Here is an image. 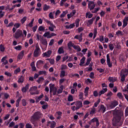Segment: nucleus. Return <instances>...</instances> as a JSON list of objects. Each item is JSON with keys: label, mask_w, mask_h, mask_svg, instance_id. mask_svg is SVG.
I'll return each mask as SVG.
<instances>
[{"label": "nucleus", "mask_w": 128, "mask_h": 128, "mask_svg": "<svg viewBox=\"0 0 128 128\" xmlns=\"http://www.w3.org/2000/svg\"><path fill=\"white\" fill-rule=\"evenodd\" d=\"M117 109H119V108H115L116 110L113 113V115L114 116L113 120H112L113 128H119V127L122 125L124 122V111L122 110Z\"/></svg>", "instance_id": "f257e3e1"}, {"label": "nucleus", "mask_w": 128, "mask_h": 128, "mask_svg": "<svg viewBox=\"0 0 128 128\" xmlns=\"http://www.w3.org/2000/svg\"><path fill=\"white\" fill-rule=\"evenodd\" d=\"M42 114L40 112H36L34 115H32L31 117L30 122L32 124H35L36 122L40 118V116Z\"/></svg>", "instance_id": "f03ea898"}, {"label": "nucleus", "mask_w": 128, "mask_h": 128, "mask_svg": "<svg viewBox=\"0 0 128 128\" xmlns=\"http://www.w3.org/2000/svg\"><path fill=\"white\" fill-rule=\"evenodd\" d=\"M128 76V69L124 68L121 70L120 72V77L121 78V82H124L126 76Z\"/></svg>", "instance_id": "7ed1b4c3"}, {"label": "nucleus", "mask_w": 128, "mask_h": 128, "mask_svg": "<svg viewBox=\"0 0 128 128\" xmlns=\"http://www.w3.org/2000/svg\"><path fill=\"white\" fill-rule=\"evenodd\" d=\"M118 105V102L116 100H114L111 102V103L108 105V108L109 109L112 110L114 109L116 106Z\"/></svg>", "instance_id": "20e7f679"}, {"label": "nucleus", "mask_w": 128, "mask_h": 128, "mask_svg": "<svg viewBox=\"0 0 128 128\" xmlns=\"http://www.w3.org/2000/svg\"><path fill=\"white\" fill-rule=\"evenodd\" d=\"M80 22V18H78L75 21V23H73L72 24H70V26H66V28L68 29L72 28L75 26V24H76V27L78 28L79 26Z\"/></svg>", "instance_id": "39448f33"}, {"label": "nucleus", "mask_w": 128, "mask_h": 128, "mask_svg": "<svg viewBox=\"0 0 128 128\" xmlns=\"http://www.w3.org/2000/svg\"><path fill=\"white\" fill-rule=\"evenodd\" d=\"M86 2H88V7L90 10L96 7V4L94 1H90L89 0H87Z\"/></svg>", "instance_id": "423d86ee"}, {"label": "nucleus", "mask_w": 128, "mask_h": 128, "mask_svg": "<svg viewBox=\"0 0 128 128\" xmlns=\"http://www.w3.org/2000/svg\"><path fill=\"white\" fill-rule=\"evenodd\" d=\"M21 36H22V30H18L14 34V37L18 39Z\"/></svg>", "instance_id": "0eeeda50"}, {"label": "nucleus", "mask_w": 128, "mask_h": 128, "mask_svg": "<svg viewBox=\"0 0 128 128\" xmlns=\"http://www.w3.org/2000/svg\"><path fill=\"white\" fill-rule=\"evenodd\" d=\"M106 111V108L105 107L104 105V104H101L98 110V112H101L102 114H104V112Z\"/></svg>", "instance_id": "6e6552de"}, {"label": "nucleus", "mask_w": 128, "mask_h": 128, "mask_svg": "<svg viewBox=\"0 0 128 128\" xmlns=\"http://www.w3.org/2000/svg\"><path fill=\"white\" fill-rule=\"evenodd\" d=\"M50 124V128H54L56 125V122H54V121H52V122L48 121L47 125H46L47 126H49Z\"/></svg>", "instance_id": "1a4fd4ad"}, {"label": "nucleus", "mask_w": 128, "mask_h": 128, "mask_svg": "<svg viewBox=\"0 0 128 128\" xmlns=\"http://www.w3.org/2000/svg\"><path fill=\"white\" fill-rule=\"evenodd\" d=\"M40 104L41 105H42V108L43 110H45L48 108V104L46 102L40 101Z\"/></svg>", "instance_id": "9d476101"}, {"label": "nucleus", "mask_w": 128, "mask_h": 128, "mask_svg": "<svg viewBox=\"0 0 128 128\" xmlns=\"http://www.w3.org/2000/svg\"><path fill=\"white\" fill-rule=\"evenodd\" d=\"M41 54L40 50H35L34 52V58H38Z\"/></svg>", "instance_id": "9b49d317"}, {"label": "nucleus", "mask_w": 128, "mask_h": 128, "mask_svg": "<svg viewBox=\"0 0 128 128\" xmlns=\"http://www.w3.org/2000/svg\"><path fill=\"white\" fill-rule=\"evenodd\" d=\"M92 123L96 122V126L98 128L100 126V122L98 119L97 118H94L91 120Z\"/></svg>", "instance_id": "f8f14e48"}, {"label": "nucleus", "mask_w": 128, "mask_h": 128, "mask_svg": "<svg viewBox=\"0 0 128 128\" xmlns=\"http://www.w3.org/2000/svg\"><path fill=\"white\" fill-rule=\"evenodd\" d=\"M106 58H107L108 65V66L109 68H112V62H110V54H107Z\"/></svg>", "instance_id": "ddd939ff"}, {"label": "nucleus", "mask_w": 128, "mask_h": 128, "mask_svg": "<svg viewBox=\"0 0 128 128\" xmlns=\"http://www.w3.org/2000/svg\"><path fill=\"white\" fill-rule=\"evenodd\" d=\"M52 52L50 50H48L47 52L43 54V58H50V54H52Z\"/></svg>", "instance_id": "4468645a"}, {"label": "nucleus", "mask_w": 128, "mask_h": 128, "mask_svg": "<svg viewBox=\"0 0 128 128\" xmlns=\"http://www.w3.org/2000/svg\"><path fill=\"white\" fill-rule=\"evenodd\" d=\"M96 110L94 107V106H92V108H91V110L90 112V113L89 114V115H90L92 116H93L96 114Z\"/></svg>", "instance_id": "2eb2a0df"}, {"label": "nucleus", "mask_w": 128, "mask_h": 128, "mask_svg": "<svg viewBox=\"0 0 128 128\" xmlns=\"http://www.w3.org/2000/svg\"><path fill=\"white\" fill-rule=\"evenodd\" d=\"M96 20V17L92 18L90 20H88L87 22V25L88 26H90L92 24H93L94 21Z\"/></svg>", "instance_id": "dca6fc26"}, {"label": "nucleus", "mask_w": 128, "mask_h": 128, "mask_svg": "<svg viewBox=\"0 0 128 128\" xmlns=\"http://www.w3.org/2000/svg\"><path fill=\"white\" fill-rule=\"evenodd\" d=\"M24 50H22L18 55V60H22L24 56Z\"/></svg>", "instance_id": "f3484780"}, {"label": "nucleus", "mask_w": 128, "mask_h": 128, "mask_svg": "<svg viewBox=\"0 0 128 128\" xmlns=\"http://www.w3.org/2000/svg\"><path fill=\"white\" fill-rule=\"evenodd\" d=\"M108 91V88H103L102 90H100L98 92V96H100L102 94H104L106 92Z\"/></svg>", "instance_id": "a211bd4d"}, {"label": "nucleus", "mask_w": 128, "mask_h": 128, "mask_svg": "<svg viewBox=\"0 0 128 128\" xmlns=\"http://www.w3.org/2000/svg\"><path fill=\"white\" fill-rule=\"evenodd\" d=\"M44 96V94H42L41 95H40L38 97H36L35 100H36V102L37 104L38 103L40 100L41 99H42L43 98V97Z\"/></svg>", "instance_id": "6ab92c4d"}, {"label": "nucleus", "mask_w": 128, "mask_h": 128, "mask_svg": "<svg viewBox=\"0 0 128 128\" xmlns=\"http://www.w3.org/2000/svg\"><path fill=\"white\" fill-rule=\"evenodd\" d=\"M49 86H50V95L52 92V90H54V88H56L54 87V84H50Z\"/></svg>", "instance_id": "aec40b11"}, {"label": "nucleus", "mask_w": 128, "mask_h": 128, "mask_svg": "<svg viewBox=\"0 0 128 128\" xmlns=\"http://www.w3.org/2000/svg\"><path fill=\"white\" fill-rule=\"evenodd\" d=\"M108 80L110 82L114 83L116 81V79L114 78V77H109V78L108 79Z\"/></svg>", "instance_id": "412c9836"}, {"label": "nucleus", "mask_w": 128, "mask_h": 128, "mask_svg": "<svg viewBox=\"0 0 128 128\" xmlns=\"http://www.w3.org/2000/svg\"><path fill=\"white\" fill-rule=\"evenodd\" d=\"M58 52L60 54H64V47L63 46H61V47L59 48L58 50Z\"/></svg>", "instance_id": "4be33fe9"}, {"label": "nucleus", "mask_w": 128, "mask_h": 128, "mask_svg": "<svg viewBox=\"0 0 128 128\" xmlns=\"http://www.w3.org/2000/svg\"><path fill=\"white\" fill-rule=\"evenodd\" d=\"M44 80V76H40L38 78V80H36L37 82L40 84L42 83L43 81Z\"/></svg>", "instance_id": "5701e85b"}, {"label": "nucleus", "mask_w": 128, "mask_h": 128, "mask_svg": "<svg viewBox=\"0 0 128 128\" xmlns=\"http://www.w3.org/2000/svg\"><path fill=\"white\" fill-rule=\"evenodd\" d=\"M76 106H77L79 108L82 107V102L80 100H78L76 102Z\"/></svg>", "instance_id": "b1692460"}, {"label": "nucleus", "mask_w": 128, "mask_h": 128, "mask_svg": "<svg viewBox=\"0 0 128 128\" xmlns=\"http://www.w3.org/2000/svg\"><path fill=\"white\" fill-rule=\"evenodd\" d=\"M117 97H118V98L121 100L124 99V96L121 92H118L117 94Z\"/></svg>", "instance_id": "393cba45"}, {"label": "nucleus", "mask_w": 128, "mask_h": 128, "mask_svg": "<svg viewBox=\"0 0 128 128\" xmlns=\"http://www.w3.org/2000/svg\"><path fill=\"white\" fill-rule=\"evenodd\" d=\"M50 33L49 32H46L44 33V37H46L48 38H51V36H50Z\"/></svg>", "instance_id": "a878e982"}, {"label": "nucleus", "mask_w": 128, "mask_h": 128, "mask_svg": "<svg viewBox=\"0 0 128 128\" xmlns=\"http://www.w3.org/2000/svg\"><path fill=\"white\" fill-rule=\"evenodd\" d=\"M128 25V21L126 20L124 18L123 19V26H122V28H125Z\"/></svg>", "instance_id": "bb28decb"}, {"label": "nucleus", "mask_w": 128, "mask_h": 128, "mask_svg": "<svg viewBox=\"0 0 128 128\" xmlns=\"http://www.w3.org/2000/svg\"><path fill=\"white\" fill-rule=\"evenodd\" d=\"M42 44L43 46H48V41L46 39H43L42 40Z\"/></svg>", "instance_id": "cd10ccee"}, {"label": "nucleus", "mask_w": 128, "mask_h": 128, "mask_svg": "<svg viewBox=\"0 0 128 128\" xmlns=\"http://www.w3.org/2000/svg\"><path fill=\"white\" fill-rule=\"evenodd\" d=\"M39 76L45 75L46 76V72L45 70H40L38 72Z\"/></svg>", "instance_id": "c85d7f7f"}, {"label": "nucleus", "mask_w": 128, "mask_h": 128, "mask_svg": "<svg viewBox=\"0 0 128 128\" xmlns=\"http://www.w3.org/2000/svg\"><path fill=\"white\" fill-rule=\"evenodd\" d=\"M18 83H23L24 82V77L22 76H21L20 78L18 80Z\"/></svg>", "instance_id": "c756f323"}, {"label": "nucleus", "mask_w": 128, "mask_h": 128, "mask_svg": "<svg viewBox=\"0 0 128 128\" xmlns=\"http://www.w3.org/2000/svg\"><path fill=\"white\" fill-rule=\"evenodd\" d=\"M50 8L49 6H48L46 4H45L44 6L43 10L44 11H47Z\"/></svg>", "instance_id": "7c9ffc66"}, {"label": "nucleus", "mask_w": 128, "mask_h": 128, "mask_svg": "<svg viewBox=\"0 0 128 128\" xmlns=\"http://www.w3.org/2000/svg\"><path fill=\"white\" fill-rule=\"evenodd\" d=\"M108 47L110 50H113L114 48V44H112V42L109 43Z\"/></svg>", "instance_id": "2f4dec72"}, {"label": "nucleus", "mask_w": 128, "mask_h": 128, "mask_svg": "<svg viewBox=\"0 0 128 128\" xmlns=\"http://www.w3.org/2000/svg\"><path fill=\"white\" fill-rule=\"evenodd\" d=\"M100 99L99 98L98 101H96L94 105V108H97L98 105L100 104Z\"/></svg>", "instance_id": "473e14b6"}, {"label": "nucleus", "mask_w": 128, "mask_h": 128, "mask_svg": "<svg viewBox=\"0 0 128 128\" xmlns=\"http://www.w3.org/2000/svg\"><path fill=\"white\" fill-rule=\"evenodd\" d=\"M20 68L18 67L16 70H14V74L17 75V74H18V72H20Z\"/></svg>", "instance_id": "72a5a7b5"}, {"label": "nucleus", "mask_w": 128, "mask_h": 128, "mask_svg": "<svg viewBox=\"0 0 128 128\" xmlns=\"http://www.w3.org/2000/svg\"><path fill=\"white\" fill-rule=\"evenodd\" d=\"M44 20L47 24H50V26H54V24L53 23H52V22H50V20H46V18L44 19Z\"/></svg>", "instance_id": "f704fd0d"}, {"label": "nucleus", "mask_w": 128, "mask_h": 128, "mask_svg": "<svg viewBox=\"0 0 128 128\" xmlns=\"http://www.w3.org/2000/svg\"><path fill=\"white\" fill-rule=\"evenodd\" d=\"M72 44V42L71 41H70L68 44V48H69V50H71L72 49V46H73V44Z\"/></svg>", "instance_id": "c9c22d12"}, {"label": "nucleus", "mask_w": 128, "mask_h": 128, "mask_svg": "<svg viewBox=\"0 0 128 128\" xmlns=\"http://www.w3.org/2000/svg\"><path fill=\"white\" fill-rule=\"evenodd\" d=\"M14 48V50H21L22 47V46L18 45V46H15Z\"/></svg>", "instance_id": "e433bc0d"}, {"label": "nucleus", "mask_w": 128, "mask_h": 128, "mask_svg": "<svg viewBox=\"0 0 128 128\" xmlns=\"http://www.w3.org/2000/svg\"><path fill=\"white\" fill-rule=\"evenodd\" d=\"M80 109L79 107L76 106H73L72 107V110L73 112H74L75 110H78Z\"/></svg>", "instance_id": "4c0bfd02"}, {"label": "nucleus", "mask_w": 128, "mask_h": 128, "mask_svg": "<svg viewBox=\"0 0 128 128\" xmlns=\"http://www.w3.org/2000/svg\"><path fill=\"white\" fill-rule=\"evenodd\" d=\"M68 13V11H64L63 12L60 14V18H62L66 16V14Z\"/></svg>", "instance_id": "58836bf2"}, {"label": "nucleus", "mask_w": 128, "mask_h": 128, "mask_svg": "<svg viewBox=\"0 0 128 128\" xmlns=\"http://www.w3.org/2000/svg\"><path fill=\"white\" fill-rule=\"evenodd\" d=\"M22 105L23 106H26L27 104V102H26V100L25 99H22Z\"/></svg>", "instance_id": "ea45409f"}, {"label": "nucleus", "mask_w": 128, "mask_h": 128, "mask_svg": "<svg viewBox=\"0 0 128 128\" xmlns=\"http://www.w3.org/2000/svg\"><path fill=\"white\" fill-rule=\"evenodd\" d=\"M66 76V72L64 70L61 71L60 78H64Z\"/></svg>", "instance_id": "a19ab883"}, {"label": "nucleus", "mask_w": 128, "mask_h": 128, "mask_svg": "<svg viewBox=\"0 0 128 128\" xmlns=\"http://www.w3.org/2000/svg\"><path fill=\"white\" fill-rule=\"evenodd\" d=\"M54 28H56V26L54 25V26H51L48 27V30H50L51 32H54Z\"/></svg>", "instance_id": "79ce46f5"}, {"label": "nucleus", "mask_w": 128, "mask_h": 128, "mask_svg": "<svg viewBox=\"0 0 128 128\" xmlns=\"http://www.w3.org/2000/svg\"><path fill=\"white\" fill-rule=\"evenodd\" d=\"M92 66H93V64H90V66H90V68H88V70H87V72H92Z\"/></svg>", "instance_id": "37998d69"}, {"label": "nucleus", "mask_w": 128, "mask_h": 128, "mask_svg": "<svg viewBox=\"0 0 128 128\" xmlns=\"http://www.w3.org/2000/svg\"><path fill=\"white\" fill-rule=\"evenodd\" d=\"M74 100V98H73V96H72V95H70L68 96V102H72Z\"/></svg>", "instance_id": "c03bdc74"}, {"label": "nucleus", "mask_w": 128, "mask_h": 128, "mask_svg": "<svg viewBox=\"0 0 128 128\" xmlns=\"http://www.w3.org/2000/svg\"><path fill=\"white\" fill-rule=\"evenodd\" d=\"M0 52H4L5 50V48L2 44L0 45Z\"/></svg>", "instance_id": "a18cd8bd"}, {"label": "nucleus", "mask_w": 128, "mask_h": 128, "mask_svg": "<svg viewBox=\"0 0 128 128\" xmlns=\"http://www.w3.org/2000/svg\"><path fill=\"white\" fill-rule=\"evenodd\" d=\"M97 34H98L97 30L94 29V37H93L94 39L96 38Z\"/></svg>", "instance_id": "49530a36"}, {"label": "nucleus", "mask_w": 128, "mask_h": 128, "mask_svg": "<svg viewBox=\"0 0 128 128\" xmlns=\"http://www.w3.org/2000/svg\"><path fill=\"white\" fill-rule=\"evenodd\" d=\"M53 92V95L54 96L56 94V93L58 92V89L56 88H54V90H52Z\"/></svg>", "instance_id": "de8ad7c7"}, {"label": "nucleus", "mask_w": 128, "mask_h": 128, "mask_svg": "<svg viewBox=\"0 0 128 128\" xmlns=\"http://www.w3.org/2000/svg\"><path fill=\"white\" fill-rule=\"evenodd\" d=\"M10 114H6V116L4 118V120L5 121L8 120L10 118Z\"/></svg>", "instance_id": "09e8293b"}, {"label": "nucleus", "mask_w": 128, "mask_h": 128, "mask_svg": "<svg viewBox=\"0 0 128 128\" xmlns=\"http://www.w3.org/2000/svg\"><path fill=\"white\" fill-rule=\"evenodd\" d=\"M128 116V106L125 108V117L126 118Z\"/></svg>", "instance_id": "8fccbe9b"}, {"label": "nucleus", "mask_w": 128, "mask_h": 128, "mask_svg": "<svg viewBox=\"0 0 128 128\" xmlns=\"http://www.w3.org/2000/svg\"><path fill=\"white\" fill-rule=\"evenodd\" d=\"M27 18L26 16L24 17L20 20L22 24H24L26 21Z\"/></svg>", "instance_id": "3c124183"}, {"label": "nucleus", "mask_w": 128, "mask_h": 128, "mask_svg": "<svg viewBox=\"0 0 128 128\" xmlns=\"http://www.w3.org/2000/svg\"><path fill=\"white\" fill-rule=\"evenodd\" d=\"M4 74L6 76H8V77H12V74H11V73L7 72H4Z\"/></svg>", "instance_id": "603ef678"}, {"label": "nucleus", "mask_w": 128, "mask_h": 128, "mask_svg": "<svg viewBox=\"0 0 128 128\" xmlns=\"http://www.w3.org/2000/svg\"><path fill=\"white\" fill-rule=\"evenodd\" d=\"M90 78L91 79H94V72H90Z\"/></svg>", "instance_id": "864d4df0"}, {"label": "nucleus", "mask_w": 128, "mask_h": 128, "mask_svg": "<svg viewBox=\"0 0 128 128\" xmlns=\"http://www.w3.org/2000/svg\"><path fill=\"white\" fill-rule=\"evenodd\" d=\"M83 94H84V93L82 92H80V94H79V96H80V98H79L80 100H82Z\"/></svg>", "instance_id": "5fc2aeb1"}, {"label": "nucleus", "mask_w": 128, "mask_h": 128, "mask_svg": "<svg viewBox=\"0 0 128 128\" xmlns=\"http://www.w3.org/2000/svg\"><path fill=\"white\" fill-rule=\"evenodd\" d=\"M86 60V57L84 56V57L80 60V62H81V64H84Z\"/></svg>", "instance_id": "6e6d98bb"}, {"label": "nucleus", "mask_w": 128, "mask_h": 128, "mask_svg": "<svg viewBox=\"0 0 128 128\" xmlns=\"http://www.w3.org/2000/svg\"><path fill=\"white\" fill-rule=\"evenodd\" d=\"M90 114L88 112L86 113V114H85L84 116V118H83V121H84V120L88 118V117L89 116Z\"/></svg>", "instance_id": "4d7b16f0"}, {"label": "nucleus", "mask_w": 128, "mask_h": 128, "mask_svg": "<svg viewBox=\"0 0 128 128\" xmlns=\"http://www.w3.org/2000/svg\"><path fill=\"white\" fill-rule=\"evenodd\" d=\"M26 128H32V126L31 124L28 123L26 125Z\"/></svg>", "instance_id": "13d9d810"}, {"label": "nucleus", "mask_w": 128, "mask_h": 128, "mask_svg": "<svg viewBox=\"0 0 128 128\" xmlns=\"http://www.w3.org/2000/svg\"><path fill=\"white\" fill-rule=\"evenodd\" d=\"M67 68L68 67L66 65L62 64V66L61 70H66Z\"/></svg>", "instance_id": "bf43d9fd"}, {"label": "nucleus", "mask_w": 128, "mask_h": 128, "mask_svg": "<svg viewBox=\"0 0 128 128\" xmlns=\"http://www.w3.org/2000/svg\"><path fill=\"white\" fill-rule=\"evenodd\" d=\"M6 58H8V56H5L3 57L1 60V62H4V61L6 60Z\"/></svg>", "instance_id": "052dcab7"}, {"label": "nucleus", "mask_w": 128, "mask_h": 128, "mask_svg": "<svg viewBox=\"0 0 128 128\" xmlns=\"http://www.w3.org/2000/svg\"><path fill=\"white\" fill-rule=\"evenodd\" d=\"M104 36H100V42H104Z\"/></svg>", "instance_id": "680f3d73"}, {"label": "nucleus", "mask_w": 128, "mask_h": 128, "mask_svg": "<svg viewBox=\"0 0 128 128\" xmlns=\"http://www.w3.org/2000/svg\"><path fill=\"white\" fill-rule=\"evenodd\" d=\"M100 9V8H94V11H92V12L96 14Z\"/></svg>", "instance_id": "e2e57ef3"}, {"label": "nucleus", "mask_w": 128, "mask_h": 128, "mask_svg": "<svg viewBox=\"0 0 128 128\" xmlns=\"http://www.w3.org/2000/svg\"><path fill=\"white\" fill-rule=\"evenodd\" d=\"M43 64L44 61H42V60H40L36 62V64H39L40 66V64Z\"/></svg>", "instance_id": "0e129e2a"}, {"label": "nucleus", "mask_w": 128, "mask_h": 128, "mask_svg": "<svg viewBox=\"0 0 128 128\" xmlns=\"http://www.w3.org/2000/svg\"><path fill=\"white\" fill-rule=\"evenodd\" d=\"M98 93L97 90H95L94 92V96L95 97H98Z\"/></svg>", "instance_id": "69168bd1"}, {"label": "nucleus", "mask_w": 128, "mask_h": 128, "mask_svg": "<svg viewBox=\"0 0 128 128\" xmlns=\"http://www.w3.org/2000/svg\"><path fill=\"white\" fill-rule=\"evenodd\" d=\"M68 56H64L62 58L63 62H65V60H68Z\"/></svg>", "instance_id": "338daca9"}, {"label": "nucleus", "mask_w": 128, "mask_h": 128, "mask_svg": "<svg viewBox=\"0 0 128 128\" xmlns=\"http://www.w3.org/2000/svg\"><path fill=\"white\" fill-rule=\"evenodd\" d=\"M38 30L40 31H43L44 30V28L43 26H41L38 28Z\"/></svg>", "instance_id": "774afa93"}]
</instances>
